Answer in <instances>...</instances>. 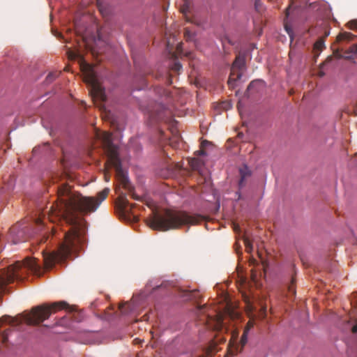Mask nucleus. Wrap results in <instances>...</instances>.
<instances>
[{"instance_id": "1", "label": "nucleus", "mask_w": 357, "mask_h": 357, "mask_svg": "<svg viewBox=\"0 0 357 357\" xmlns=\"http://www.w3.org/2000/svg\"><path fill=\"white\" fill-rule=\"evenodd\" d=\"M109 189L106 188L98 194L97 197H84L72 190L68 185H63L58 189V202L52 206L50 212L52 215L63 218L72 227L66 233L64 241L57 251L43 253V261L46 268H51L54 263L61 261L70 254L77 252L84 242L85 222L80 213L95 211L107 197Z\"/></svg>"}, {"instance_id": "2", "label": "nucleus", "mask_w": 357, "mask_h": 357, "mask_svg": "<svg viewBox=\"0 0 357 357\" xmlns=\"http://www.w3.org/2000/svg\"><path fill=\"white\" fill-rule=\"evenodd\" d=\"M96 137L101 140L108 158L107 162L105 164V171L107 172L108 169L114 167L116 178L122 187L128 191V193L133 199L144 202L148 207L151 208L152 215L147 218L146 224L151 229L156 230V206L154 202L149 200V198L146 196L139 197L134 192L126 172L121 168L117 147L112 142V134L108 132L98 131L96 132Z\"/></svg>"}, {"instance_id": "3", "label": "nucleus", "mask_w": 357, "mask_h": 357, "mask_svg": "<svg viewBox=\"0 0 357 357\" xmlns=\"http://www.w3.org/2000/svg\"><path fill=\"white\" fill-rule=\"evenodd\" d=\"M29 272L40 275V266L35 258L26 257L24 261H16L8 266L0 274V294L4 291L6 284L15 279H22Z\"/></svg>"}, {"instance_id": "4", "label": "nucleus", "mask_w": 357, "mask_h": 357, "mask_svg": "<svg viewBox=\"0 0 357 357\" xmlns=\"http://www.w3.org/2000/svg\"><path fill=\"white\" fill-rule=\"evenodd\" d=\"M204 220V217L191 215L184 211L167 210L162 214L158 212V230L167 231L181 227L183 225H197Z\"/></svg>"}, {"instance_id": "5", "label": "nucleus", "mask_w": 357, "mask_h": 357, "mask_svg": "<svg viewBox=\"0 0 357 357\" xmlns=\"http://www.w3.org/2000/svg\"><path fill=\"white\" fill-rule=\"evenodd\" d=\"M68 59L70 60L78 59L81 71L84 76V80L89 84L91 89V94L93 99L104 102L106 100L105 91L98 82L97 75L94 71L93 67L84 61L83 57L77 52L73 51L68 52Z\"/></svg>"}, {"instance_id": "6", "label": "nucleus", "mask_w": 357, "mask_h": 357, "mask_svg": "<svg viewBox=\"0 0 357 357\" xmlns=\"http://www.w3.org/2000/svg\"><path fill=\"white\" fill-rule=\"evenodd\" d=\"M66 303L63 301L54 303L50 305H43L32 309L29 313L23 315L24 321L29 325L39 324L49 318L52 313L59 310L63 309Z\"/></svg>"}, {"instance_id": "7", "label": "nucleus", "mask_w": 357, "mask_h": 357, "mask_svg": "<svg viewBox=\"0 0 357 357\" xmlns=\"http://www.w3.org/2000/svg\"><path fill=\"white\" fill-rule=\"evenodd\" d=\"M245 67V54L244 53H238L231 67V72L228 80V84L233 86L234 82L240 79L242 73Z\"/></svg>"}, {"instance_id": "8", "label": "nucleus", "mask_w": 357, "mask_h": 357, "mask_svg": "<svg viewBox=\"0 0 357 357\" xmlns=\"http://www.w3.org/2000/svg\"><path fill=\"white\" fill-rule=\"evenodd\" d=\"M240 181L238 183L239 188H241L245 185V179L250 176L251 172L247 165H243L239 169Z\"/></svg>"}, {"instance_id": "9", "label": "nucleus", "mask_w": 357, "mask_h": 357, "mask_svg": "<svg viewBox=\"0 0 357 357\" xmlns=\"http://www.w3.org/2000/svg\"><path fill=\"white\" fill-rule=\"evenodd\" d=\"M264 86V82L261 80L252 81L248 86V91L258 92Z\"/></svg>"}, {"instance_id": "10", "label": "nucleus", "mask_w": 357, "mask_h": 357, "mask_svg": "<svg viewBox=\"0 0 357 357\" xmlns=\"http://www.w3.org/2000/svg\"><path fill=\"white\" fill-rule=\"evenodd\" d=\"M183 293H185V294L183 296L186 297V299L188 300L197 301L201 297L199 291L197 289H194L192 291H183Z\"/></svg>"}, {"instance_id": "11", "label": "nucleus", "mask_w": 357, "mask_h": 357, "mask_svg": "<svg viewBox=\"0 0 357 357\" xmlns=\"http://www.w3.org/2000/svg\"><path fill=\"white\" fill-rule=\"evenodd\" d=\"M118 204L119 208L123 212H127L128 211V201L127 200L126 196L124 195H121L119 196L118 199Z\"/></svg>"}, {"instance_id": "12", "label": "nucleus", "mask_w": 357, "mask_h": 357, "mask_svg": "<svg viewBox=\"0 0 357 357\" xmlns=\"http://www.w3.org/2000/svg\"><path fill=\"white\" fill-rule=\"evenodd\" d=\"M356 36L354 34L349 33V32H343L340 33L337 37V41H342V40H353Z\"/></svg>"}, {"instance_id": "13", "label": "nucleus", "mask_w": 357, "mask_h": 357, "mask_svg": "<svg viewBox=\"0 0 357 357\" xmlns=\"http://www.w3.org/2000/svg\"><path fill=\"white\" fill-rule=\"evenodd\" d=\"M189 164L194 170H199L202 162L199 159L194 158L189 160Z\"/></svg>"}, {"instance_id": "14", "label": "nucleus", "mask_w": 357, "mask_h": 357, "mask_svg": "<svg viewBox=\"0 0 357 357\" xmlns=\"http://www.w3.org/2000/svg\"><path fill=\"white\" fill-rule=\"evenodd\" d=\"M160 94L162 96H164L167 100L171 99L172 97V91L167 89H158V95Z\"/></svg>"}, {"instance_id": "15", "label": "nucleus", "mask_w": 357, "mask_h": 357, "mask_svg": "<svg viewBox=\"0 0 357 357\" xmlns=\"http://www.w3.org/2000/svg\"><path fill=\"white\" fill-rule=\"evenodd\" d=\"M184 38L187 41H192L195 38V34L193 31H191L188 28H185Z\"/></svg>"}, {"instance_id": "16", "label": "nucleus", "mask_w": 357, "mask_h": 357, "mask_svg": "<svg viewBox=\"0 0 357 357\" xmlns=\"http://www.w3.org/2000/svg\"><path fill=\"white\" fill-rule=\"evenodd\" d=\"M249 332V328H245L243 335L241 337V349L243 348V347L248 342V335Z\"/></svg>"}, {"instance_id": "17", "label": "nucleus", "mask_w": 357, "mask_h": 357, "mask_svg": "<svg viewBox=\"0 0 357 357\" xmlns=\"http://www.w3.org/2000/svg\"><path fill=\"white\" fill-rule=\"evenodd\" d=\"M243 241L245 247V251L248 253L252 252L253 247L250 241L248 239V237H245Z\"/></svg>"}, {"instance_id": "18", "label": "nucleus", "mask_w": 357, "mask_h": 357, "mask_svg": "<svg viewBox=\"0 0 357 357\" xmlns=\"http://www.w3.org/2000/svg\"><path fill=\"white\" fill-rule=\"evenodd\" d=\"M324 47V40L323 38H319L315 43H314V48L318 50H321Z\"/></svg>"}, {"instance_id": "19", "label": "nucleus", "mask_w": 357, "mask_h": 357, "mask_svg": "<svg viewBox=\"0 0 357 357\" xmlns=\"http://www.w3.org/2000/svg\"><path fill=\"white\" fill-rule=\"evenodd\" d=\"M182 68V66L179 62L175 61L172 66L171 69L175 72H179Z\"/></svg>"}, {"instance_id": "20", "label": "nucleus", "mask_w": 357, "mask_h": 357, "mask_svg": "<svg viewBox=\"0 0 357 357\" xmlns=\"http://www.w3.org/2000/svg\"><path fill=\"white\" fill-rule=\"evenodd\" d=\"M347 26L350 29H357V20H351L347 23Z\"/></svg>"}, {"instance_id": "21", "label": "nucleus", "mask_w": 357, "mask_h": 357, "mask_svg": "<svg viewBox=\"0 0 357 357\" xmlns=\"http://www.w3.org/2000/svg\"><path fill=\"white\" fill-rule=\"evenodd\" d=\"M12 321V322L10 323L11 324H15V319H13V318H10L9 317H2L1 319H0V322H4V321Z\"/></svg>"}, {"instance_id": "22", "label": "nucleus", "mask_w": 357, "mask_h": 357, "mask_svg": "<svg viewBox=\"0 0 357 357\" xmlns=\"http://www.w3.org/2000/svg\"><path fill=\"white\" fill-rule=\"evenodd\" d=\"M351 332L353 333H357V320H356L354 324L351 326Z\"/></svg>"}, {"instance_id": "23", "label": "nucleus", "mask_w": 357, "mask_h": 357, "mask_svg": "<svg viewBox=\"0 0 357 357\" xmlns=\"http://www.w3.org/2000/svg\"><path fill=\"white\" fill-rule=\"evenodd\" d=\"M350 52H351V53H354V54H357V45H356V44L353 45L350 47Z\"/></svg>"}, {"instance_id": "24", "label": "nucleus", "mask_w": 357, "mask_h": 357, "mask_svg": "<svg viewBox=\"0 0 357 357\" xmlns=\"http://www.w3.org/2000/svg\"><path fill=\"white\" fill-rule=\"evenodd\" d=\"M218 324H220V326H215V327L216 328H219L222 327V326H221V325L222 324L223 320H222V317L220 316H218Z\"/></svg>"}, {"instance_id": "25", "label": "nucleus", "mask_w": 357, "mask_h": 357, "mask_svg": "<svg viewBox=\"0 0 357 357\" xmlns=\"http://www.w3.org/2000/svg\"><path fill=\"white\" fill-rule=\"evenodd\" d=\"M284 28H285L287 32L288 33V34L289 35V36L291 37L292 31H291V29L287 25H285Z\"/></svg>"}, {"instance_id": "26", "label": "nucleus", "mask_w": 357, "mask_h": 357, "mask_svg": "<svg viewBox=\"0 0 357 357\" xmlns=\"http://www.w3.org/2000/svg\"><path fill=\"white\" fill-rule=\"evenodd\" d=\"M252 327H253V324H252V321H250L247 324V326H246L245 328H249V330H250Z\"/></svg>"}, {"instance_id": "27", "label": "nucleus", "mask_w": 357, "mask_h": 357, "mask_svg": "<svg viewBox=\"0 0 357 357\" xmlns=\"http://www.w3.org/2000/svg\"><path fill=\"white\" fill-rule=\"evenodd\" d=\"M206 153L204 150H200V151H197V155H205Z\"/></svg>"}, {"instance_id": "28", "label": "nucleus", "mask_w": 357, "mask_h": 357, "mask_svg": "<svg viewBox=\"0 0 357 357\" xmlns=\"http://www.w3.org/2000/svg\"><path fill=\"white\" fill-rule=\"evenodd\" d=\"M105 181L108 182L109 181V176L107 175V173H105Z\"/></svg>"}, {"instance_id": "29", "label": "nucleus", "mask_w": 357, "mask_h": 357, "mask_svg": "<svg viewBox=\"0 0 357 357\" xmlns=\"http://www.w3.org/2000/svg\"><path fill=\"white\" fill-rule=\"evenodd\" d=\"M176 50L178 52L181 53V44L177 45Z\"/></svg>"}, {"instance_id": "30", "label": "nucleus", "mask_w": 357, "mask_h": 357, "mask_svg": "<svg viewBox=\"0 0 357 357\" xmlns=\"http://www.w3.org/2000/svg\"><path fill=\"white\" fill-rule=\"evenodd\" d=\"M172 83V77H171V76H169V77H168V84L170 85Z\"/></svg>"}, {"instance_id": "31", "label": "nucleus", "mask_w": 357, "mask_h": 357, "mask_svg": "<svg viewBox=\"0 0 357 357\" xmlns=\"http://www.w3.org/2000/svg\"><path fill=\"white\" fill-rule=\"evenodd\" d=\"M289 291H294V289H293V285L292 284L289 287Z\"/></svg>"}, {"instance_id": "32", "label": "nucleus", "mask_w": 357, "mask_h": 357, "mask_svg": "<svg viewBox=\"0 0 357 357\" xmlns=\"http://www.w3.org/2000/svg\"><path fill=\"white\" fill-rule=\"evenodd\" d=\"M157 132H158V134H162V132L161 130H160L158 128L157 130Z\"/></svg>"}, {"instance_id": "33", "label": "nucleus", "mask_w": 357, "mask_h": 357, "mask_svg": "<svg viewBox=\"0 0 357 357\" xmlns=\"http://www.w3.org/2000/svg\"><path fill=\"white\" fill-rule=\"evenodd\" d=\"M3 342H6V337L5 334H3Z\"/></svg>"}, {"instance_id": "34", "label": "nucleus", "mask_w": 357, "mask_h": 357, "mask_svg": "<svg viewBox=\"0 0 357 357\" xmlns=\"http://www.w3.org/2000/svg\"><path fill=\"white\" fill-rule=\"evenodd\" d=\"M324 73L323 72H320L319 75H320L321 77L324 76Z\"/></svg>"}, {"instance_id": "35", "label": "nucleus", "mask_w": 357, "mask_h": 357, "mask_svg": "<svg viewBox=\"0 0 357 357\" xmlns=\"http://www.w3.org/2000/svg\"><path fill=\"white\" fill-rule=\"evenodd\" d=\"M41 222V220L38 219V220L37 223H39V222Z\"/></svg>"}, {"instance_id": "36", "label": "nucleus", "mask_w": 357, "mask_h": 357, "mask_svg": "<svg viewBox=\"0 0 357 357\" xmlns=\"http://www.w3.org/2000/svg\"><path fill=\"white\" fill-rule=\"evenodd\" d=\"M237 229V226H234V230H236Z\"/></svg>"}, {"instance_id": "37", "label": "nucleus", "mask_w": 357, "mask_h": 357, "mask_svg": "<svg viewBox=\"0 0 357 357\" xmlns=\"http://www.w3.org/2000/svg\"><path fill=\"white\" fill-rule=\"evenodd\" d=\"M52 231H53L54 232H55L56 229H55V228H53V229H52Z\"/></svg>"}, {"instance_id": "38", "label": "nucleus", "mask_w": 357, "mask_h": 357, "mask_svg": "<svg viewBox=\"0 0 357 357\" xmlns=\"http://www.w3.org/2000/svg\"><path fill=\"white\" fill-rule=\"evenodd\" d=\"M100 10L101 13H103V10H102V8H100Z\"/></svg>"}]
</instances>
